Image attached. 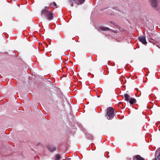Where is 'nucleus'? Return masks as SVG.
I'll return each instance as SVG.
<instances>
[{
    "label": "nucleus",
    "instance_id": "nucleus-1",
    "mask_svg": "<svg viewBox=\"0 0 160 160\" xmlns=\"http://www.w3.org/2000/svg\"><path fill=\"white\" fill-rule=\"evenodd\" d=\"M41 15L44 16L48 20H52L55 16L54 14L50 11L48 7H45L41 11Z\"/></svg>",
    "mask_w": 160,
    "mask_h": 160
},
{
    "label": "nucleus",
    "instance_id": "nucleus-2",
    "mask_svg": "<svg viewBox=\"0 0 160 160\" xmlns=\"http://www.w3.org/2000/svg\"><path fill=\"white\" fill-rule=\"evenodd\" d=\"M114 110L113 108L112 107L108 108L107 109V118L108 119H112L115 115L114 113Z\"/></svg>",
    "mask_w": 160,
    "mask_h": 160
},
{
    "label": "nucleus",
    "instance_id": "nucleus-3",
    "mask_svg": "<svg viewBox=\"0 0 160 160\" xmlns=\"http://www.w3.org/2000/svg\"><path fill=\"white\" fill-rule=\"evenodd\" d=\"M149 1L151 6L157 9L158 4V0H149Z\"/></svg>",
    "mask_w": 160,
    "mask_h": 160
},
{
    "label": "nucleus",
    "instance_id": "nucleus-4",
    "mask_svg": "<svg viewBox=\"0 0 160 160\" xmlns=\"http://www.w3.org/2000/svg\"><path fill=\"white\" fill-rule=\"evenodd\" d=\"M138 39L140 41L142 42L143 44H146L147 42L146 40L145 37L144 36H141L138 38Z\"/></svg>",
    "mask_w": 160,
    "mask_h": 160
},
{
    "label": "nucleus",
    "instance_id": "nucleus-5",
    "mask_svg": "<svg viewBox=\"0 0 160 160\" xmlns=\"http://www.w3.org/2000/svg\"><path fill=\"white\" fill-rule=\"evenodd\" d=\"M133 160H145V159L139 155H137L133 158Z\"/></svg>",
    "mask_w": 160,
    "mask_h": 160
},
{
    "label": "nucleus",
    "instance_id": "nucleus-6",
    "mask_svg": "<svg viewBox=\"0 0 160 160\" xmlns=\"http://www.w3.org/2000/svg\"><path fill=\"white\" fill-rule=\"evenodd\" d=\"M124 100L128 103L129 101L130 98V96L128 93H125L124 95Z\"/></svg>",
    "mask_w": 160,
    "mask_h": 160
},
{
    "label": "nucleus",
    "instance_id": "nucleus-7",
    "mask_svg": "<svg viewBox=\"0 0 160 160\" xmlns=\"http://www.w3.org/2000/svg\"><path fill=\"white\" fill-rule=\"evenodd\" d=\"M77 4H81L83 3L85 0H73Z\"/></svg>",
    "mask_w": 160,
    "mask_h": 160
},
{
    "label": "nucleus",
    "instance_id": "nucleus-8",
    "mask_svg": "<svg viewBox=\"0 0 160 160\" xmlns=\"http://www.w3.org/2000/svg\"><path fill=\"white\" fill-rule=\"evenodd\" d=\"M49 6L50 7L53 8H57V4L55 2L50 3L49 4Z\"/></svg>",
    "mask_w": 160,
    "mask_h": 160
},
{
    "label": "nucleus",
    "instance_id": "nucleus-9",
    "mask_svg": "<svg viewBox=\"0 0 160 160\" xmlns=\"http://www.w3.org/2000/svg\"><path fill=\"white\" fill-rule=\"evenodd\" d=\"M47 148L50 151L52 152H53L55 151L56 149V148L55 146L52 147L51 148L49 146H47Z\"/></svg>",
    "mask_w": 160,
    "mask_h": 160
},
{
    "label": "nucleus",
    "instance_id": "nucleus-10",
    "mask_svg": "<svg viewBox=\"0 0 160 160\" xmlns=\"http://www.w3.org/2000/svg\"><path fill=\"white\" fill-rule=\"evenodd\" d=\"M129 101V102L131 104H133L135 102L136 100L133 98H131Z\"/></svg>",
    "mask_w": 160,
    "mask_h": 160
},
{
    "label": "nucleus",
    "instance_id": "nucleus-11",
    "mask_svg": "<svg viewBox=\"0 0 160 160\" xmlns=\"http://www.w3.org/2000/svg\"><path fill=\"white\" fill-rule=\"evenodd\" d=\"M61 36L60 34L58 33L57 34H55L53 36L52 38L53 39L56 40L58 38H60Z\"/></svg>",
    "mask_w": 160,
    "mask_h": 160
},
{
    "label": "nucleus",
    "instance_id": "nucleus-12",
    "mask_svg": "<svg viewBox=\"0 0 160 160\" xmlns=\"http://www.w3.org/2000/svg\"><path fill=\"white\" fill-rule=\"evenodd\" d=\"M158 152H159L158 155L157 156L155 155V158L152 159V160H160V151L158 150Z\"/></svg>",
    "mask_w": 160,
    "mask_h": 160
},
{
    "label": "nucleus",
    "instance_id": "nucleus-13",
    "mask_svg": "<svg viewBox=\"0 0 160 160\" xmlns=\"http://www.w3.org/2000/svg\"><path fill=\"white\" fill-rule=\"evenodd\" d=\"M100 29L102 31H107L110 29L109 28H105L103 27H100Z\"/></svg>",
    "mask_w": 160,
    "mask_h": 160
},
{
    "label": "nucleus",
    "instance_id": "nucleus-14",
    "mask_svg": "<svg viewBox=\"0 0 160 160\" xmlns=\"http://www.w3.org/2000/svg\"><path fill=\"white\" fill-rule=\"evenodd\" d=\"M60 156L59 154H57L55 155V160H59L60 159Z\"/></svg>",
    "mask_w": 160,
    "mask_h": 160
},
{
    "label": "nucleus",
    "instance_id": "nucleus-15",
    "mask_svg": "<svg viewBox=\"0 0 160 160\" xmlns=\"http://www.w3.org/2000/svg\"><path fill=\"white\" fill-rule=\"evenodd\" d=\"M69 3L71 4V6H73V3L71 0H69Z\"/></svg>",
    "mask_w": 160,
    "mask_h": 160
},
{
    "label": "nucleus",
    "instance_id": "nucleus-16",
    "mask_svg": "<svg viewBox=\"0 0 160 160\" xmlns=\"http://www.w3.org/2000/svg\"><path fill=\"white\" fill-rule=\"evenodd\" d=\"M112 13H110V14H111V15H114L115 14H117L115 12L113 11V10H112Z\"/></svg>",
    "mask_w": 160,
    "mask_h": 160
},
{
    "label": "nucleus",
    "instance_id": "nucleus-17",
    "mask_svg": "<svg viewBox=\"0 0 160 160\" xmlns=\"http://www.w3.org/2000/svg\"><path fill=\"white\" fill-rule=\"evenodd\" d=\"M87 95L88 96H90V91L89 89H88V92H87Z\"/></svg>",
    "mask_w": 160,
    "mask_h": 160
},
{
    "label": "nucleus",
    "instance_id": "nucleus-18",
    "mask_svg": "<svg viewBox=\"0 0 160 160\" xmlns=\"http://www.w3.org/2000/svg\"><path fill=\"white\" fill-rule=\"evenodd\" d=\"M122 104V102H119V105L120 106V104Z\"/></svg>",
    "mask_w": 160,
    "mask_h": 160
},
{
    "label": "nucleus",
    "instance_id": "nucleus-19",
    "mask_svg": "<svg viewBox=\"0 0 160 160\" xmlns=\"http://www.w3.org/2000/svg\"><path fill=\"white\" fill-rule=\"evenodd\" d=\"M110 22H111V23H112V24H113V22H112V21H111Z\"/></svg>",
    "mask_w": 160,
    "mask_h": 160
},
{
    "label": "nucleus",
    "instance_id": "nucleus-20",
    "mask_svg": "<svg viewBox=\"0 0 160 160\" xmlns=\"http://www.w3.org/2000/svg\"><path fill=\"white\" fill-rule=\"evenodd\" d=\"M113 10H115V11H117V10H115V9H114L113 8Z\"/></svg>",
    "mask_w": 160,
    "mask_h": 160
}]
</instances>
